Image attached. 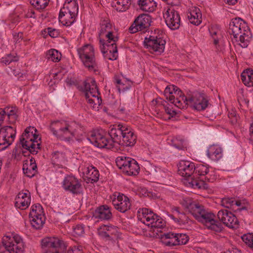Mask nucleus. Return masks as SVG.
<instances>
[{
	"mask_svg": "<svg viewBox=\"0 0 253 253\" xmlns=\"http://www.w3.org/2000/svg\"><path fill=\"white\" fill-rule=\"evenodd\" d=\"M194 217L199 221L203 223L206 227L215 233L222 231L223 227L218 221L214 219L215 215L206 211L202 205L190 200L185 201L183 204Z\"/></svg>",
	"mask_w": 253,
	"mask_h": 253,
	"instance_id": "obj_1",
	"label": "nucleus"
},
{
	"mask_svg": "<svg viewBox=\"0 0 253 253\" xmlns=\"http://www.w3.org/2000/svg\"><path fill=\"white\" fill-rule=\"evenodd\" d=\"M108 135L115 143L124 146H133L136 142V136L132 129L126 125H113L108 130Z\"/></svg>",
	"mask_w": 253,
	"mask_h": 253,
	"instance_id": "obj_2",
	"label": "nucleus"
},
{
	"mask_svg": "<svg viewBox=\"0 0 253 253\" xmlns=\"http://www.w3.org/2000/svg\"><path fill=\"white\" fill-rule=\"evenodd\" d=\"M213 171L209 167L199 163L195 165L194 175L188 182L189 185L194 189H207L206 182H212L215 179Z\"/></svg>",
	"mask_w": 253,
	"mask_h": 253,
	"instance_id": "obj_3",
	"label": "nucleus"
},
{
	"mask_svg": "<svg viewBox=\"0 0 253 253\" xmlns=\"http://www.w3.org/2000/svg\"><path fill=\"white\" fill-rule=\"evenodd\" d=\"M228 32L235 39H237L239 36L242 47H246L248 46L252 35L247 23L241 18H236L232 20L229 24Z\"/></svg>",
	"mask_w": 253,
	"mask_h": 253,
	"instance_id": "obj_4",
	"label": "nucleus"
},
{
	"mask_svg": "<svg viewBox=\"0 0 253 253\" xmlns=\"http://www.w3.org/2000/svg\"><path fill=\"white\" fill-rule=\"evenodd\" d=\"M78 88L84 92L87 102L93 108H96L95 105L100 106L102 103L100 94L94 79L84 81L83 85L78 86Z\"/></svg>",
	"mask_w": 253,
	"mask_h": 253,
	"instance_id": "obj_5",
	"label": "nucleus"
},
{
	"mask_svg": "<svg viewBox=\"0 0 253 253\" xmlns=\"http://www.w3.org/2000/svg\"><path fill=\"white\" fill-rule=\"evenodd\" d=\"M138 212L142 214L141 220H143L147 226L151 227L154 232L157 234L162 232V229L165 226V222L161 217L147 208L140 209Z\"/></svg>",
	"mask_w": 253,
	"mask_h": 253,
	"instance_id": "obj_6",
	"label": "nucleus"
},
{
	"mask_svg": "<svg viewBox=\"0 0 253 253\" xmlns=\"http://www.w3.org/2000/svg\"><path fill=\"white\" fill-rule=\"evenodd\" d=\"M75 125L73 123L69 124L55 121L51 123L49 129L54 135L61 140H64L70 138L71 136H74L75 128L73 126Z\"/></svg>",
	"mask_w": 253,
	"mask_h": 253,
	"instance_id": "obj_7",
	"label": "nucleus"
},
{
	"mask_svg": "<svg viewBox=\"0 0 253 253\" xmlns=\"http://www.w3.org/2000/svg\"><path fill=\"white\" fill-rule=\"evenodd\" d=\"M34 132H37V129L34 126L27 127L21 136L19 142L23 148L29 151L31 154L35 155L41 149V143H36L37 146L32 142V138H34Z\"/></svg>",
	"mask_w": 253,
	"mask_h": 253,
	"instance_id": "obj_8",
	"label": "nucleus"
},
{
	"mask_svg": "<svg viewBox=\"0 0 253 253\" xmlns=\"http://www.w3.org/2000/svg\"><path fill=\"white\" fill-rule=\"evenodd\" d=\"M41 246L44 253H62L67 245L61 239L55 237H47L41 241Z\"/></svg>",
	"mask_w": 253,
	"mask_h": 253,
	"instance_id": "obj_9",
	"label": "nucleus"
},
{
	"mask_svg": "<svg viewBox=\"0 0 253 253\" xmlns=\"http://www.w3.org/2000/svg\"><path fill=\"white\" fill-rule=\"evenodd\" d=\"M2 244L9 253H24V244L21 237L15 234L4 236Z\"/></svg>",
	"mask_w": 253,
	"mask_h": 253,
	"instance_id": "obj_10",
	"label": "nucleus"
},
{
	"mask_svg": "<svg viewBox=\"0 0 253 253\" xmlns=\"http://www.w3.org/2000/svg\"><path fill=\"white\" fill-rule=\"evenodd\" d=\"M80 58L84 65L90 71H95L97 64L94 56L93 46L85 44L77 50Z\"/></svg>",
	"mask_w": 253,
	"mask_h": 253,
	"instance_id": "obj_11",
	"label": "nucleus"
},
{
	"mask_svg": "<svg viewBox=\"0 0 253 253\" xmlns=\"http://www.w3.org/2000/svg\"><path fill=\"white\" fill-rule=\"evenodd\" d=\"M159 237L162 242L167 246L185 245L189 240V236L185 234L172 232L162 233Z\"/></svg>",
	"mask_w": 253,
	"mask_h": 253,
	"instance_id": "obj_12",
	"label": "nucleus"
},
{
	"mask_svg": "<svg viewBox=\"0 0 253 253\" xmlns=\"http://www.w3.org/2000/svg\"><path fill=\"white\" fill-rule=\"evenodd\" d=\"M63 189L74 195L83 194L84 188L82 181L73 175H67L62 182Z\"/></svg>",
	"mask_w": 253,
	"mask_h": 253,
	"instance_id": "obj_13",
	"label": "nucleus"
},
{
	"mask_svg": "<svg viewBox=\"0 0 253 253\" xmlns=\"http://www.w3.org/2000/svg\"><path fill=\"white\" fill-rule=\"evenodd\" d=\"M87 139L94 146L100 148H105L110 149L113 147L114 144L115 143L112 138L110 137V139H108L107 136L104 134L103 130L92 133Z\"/></svg>",
	"mask_w": 253,
	"mask_h": 253,
	"instance_id": "obj_14",
	"label": "nucleus"
},
{
	"mask_svg": "<svg viewBox=\"0 0 253 253\" xmlns=\"http://www.w3.org/2000/svg\"><path fill=\"white\" fill-rule=\"evenodd\" d=\"M166 41L159 36H150L144 39V47L151 53L156 52L161 54L163 52L165 47Z\"/></svg>",
	"mask_w": 253,
	"mask_h": 253,
	"instance_id": "obj_15",
	"label": "nucleus"
},
{
	"mask_svg": "<svg viewBox=\"0 0 253 253\" xmlns=\"http://www.w3.org/2000/svg\"><path fill=\"white\" fill-rule=\"evenodd\" d=\"M189 97L190 106L197 111L205 110L210 104L207 96L204 93L193 91Z\"/></svg>",
	"mask_w": 253,
	"mask_h": 253,
	"instance_id": "obj_16",
	"label": "nucleus"
},
{
	"mask_svg": "<svg viewBox=\"0 0 253 253\" xmlns=\"http://www.w3.org/2000/svg\"><path fill=\"white\" fill-rule=\"evenodd\" d=\"M151 18L147 14H141L138 16L128 29L129 32L134 34L138 31H146L151 25Z\"/></svg>",
	"mask_w": 253,
	"mask_h": 253,
	"instance_id": "obj_17",
	"label": "nucleus"
},
{
	"mask_svg": "<svg viewBox=\"0 0 253 253\" xmlns=\"http://www.w3.org/2000/svg\"><path fill=\"white\" fill-rule=\"evenodd\" d=\"M16 130L10 126H5L0 129V151L10 146L15 138Z\"/></svg>",
	"mask_w": 253,
	"mask_h": 253,
	"instance_id": "obj_18",
	"label": "nucleus"
},
{
	"mask_svg": "<svg viewBox=\"0 0 253 253\" xmlns=\"http://www.w3.org/2000/svg\"><path fill=\"white\" fill-rule=\"evenodd\" d=\"M164 17L167 25L171 30H175L179 28L181 23L180 15L173 7L167 9Z\"/></svg>",
	"mask_w": 253,
	"mask_h": 253,
	"instance_id": "obj_19",
	"label": "nucleus"
},
{
	"mask_svg": "<svg viewBox=\"0 0 253 253\" xmlns=\"http://www.w3.org/2000/svg\"><path fill=\"white\" fill-rule=\"evenodd\" d=\"M99 235L106 241H115L121 238V234L118 227L115 226H101L99 230Z\"/></svg>",
	"mask_w": 253,
	"mask_h": 253,
	"instance_id": "obj_20",
	"label": "nucleus"
},
{
	"mask_svg": "<svg viewBox=\"0 0 253 253\" xmlns=\"http://www.w3.org/2000/svg\"><path fill=\"white\" fill-rule=\"evenodd\" d=\"M217 217L227 227L230 228H236L238 227L239 221L237 218L227 210H220L217 213Z\"/></svg>",
	"mask_w": 253,
	"mask_h": 253,
	"instance_id": "obj_21",
	"label": "nucleus"
},
{
	"mask_svg": "<svg viewBox=\"0 0 253 253\" xmlns=\"http://www.w3.org/2000/svg\"><path fill=\"white\" fill-rule=\"evenodd\" d=\"M178 173L183 177L188 178L191 181L194 175L195 164L188 161H180L177 165Z\"/></svg>",
	"mask_w": 253,
	"mask_h": 253,
	"instance_id": "obj_22",
	"label": "nucleus"
},
{
	"mask_svg": "<svg viewBox=\"0 0 253 253\" xmlns=\"http://www.w3.org/2000/svg\"><path fill=\"white\" fill-rule=\"evenodd\" d=\"M112 203L117 210L123 213L129 210L131 206L129 198L120 193H119L117 199L112 201Z\"/></svg>",
	"mask_w": 253,
	"mask_h": 253,
	"instance_id": "obj_23",
	"label": "nucleus"
},
{
	"mask_svg": "<svg viewBox=\"0 0 253 253\" xmlns=\"http://www.w3.org/2000/svg\"><path fill=\"white\" fill-rule=\"evenodd\" d=\"M17 111L18 109L15 106H7L3 109L0 108V126L2 125L5 116H7L10 123H15L18 118Z\"/></svg>",
	"mask_w": 253,
	"mask_h": 253,
	"instance_id": "obj_24",
	"label": "nucleus"
},
{
	"mask_svg": "<svg viewBox=\"0 0 253 253\" xmlns=\"http://www.w3.org/2000/svg\"><path fill=\"white\" fill-rule=\"evenodd\" d=\"M93 216L98 220H109L112 217L110 208L107 205L97 207L93 212Z\"/></svg>",
	"mask_w": 253,
	"mask_h": 253,
	"instance_id": "obj_25",
	"label": "nucleus"
},
{
	"mask_svg": "<svg viewBox=\"0 0 253 253\" xmlns=\"http://www.w3.org/2000/svg\"><path fill=\"white\" fill-rule=\"evenodd\" d=\"M221 205L228 209H234V206L240 207L242 206V203L240 200H235L233 197H225L222 198L221 201ZM242 211H245L247 212V208L245 206H242L241 208H238L235 210L236 213L240 212Z\"/></svg>",
	"mask_w": 253,
	"mask_h": 253,
	"instance_id": "obj_26",
	"label": "nucleus"
},
{
	"mask_svg": "<svg viewBox=\"0 0 253 253\" xmlns=\"http://www.w3.org/2000/svg\"><path fill=\"white\" fill-rule=\"evenodd\" d=\"M31 202V196L29 191L27 193L20 192L15 198V206L20 210H25Z\"/></svg>",
	"mask_w": 253,
	"mask_h": 253,
	"instance_id": "obj_27",
	"label": "nucleus"
},
{
	"mask_svg": "<svg viewBox=\"0 0 253 253\" xmlns=\"http://www.w3.org/2000/svg\"><path fill=\"white\" fill-rule=\"evenodd\" d=\"M112 24L108 20H103L100 23V30L99 32V39L100 38V36L106 33L105 37L109 40H112L114 41H118V37L115 36L112 31Z\"/></svg>",
	"mask_w": 253,
	"mask_h": 253,
	"instance_id": "obj_28",
	"label": "nucleus"
},
{
	"mask_svg": "<svg viewBox=\"0 0 253 253\" xmlns=\"http://www.w3.org/2000/svg\"><path fill=\"white\" fill-rule=\"evenodd\" d=\"M187 17L190 22L195 25H199L202 22V13L200 9L196 6L190 8L187 13Z\"/></svg>",
	"mask_w": 253,
	"mask_h": 253,
	"instance_id": "obj_29",
	"label": "nucleus"
},
{
	"mask_svg": "<svg viewBox=\"0 0 253 253\" xmlns=\"http://www.w3.org/2000/svg\"><path fill=\"white\" fill-rule=\"evenodd\" d=\"M84 173L87 178V183H92L96 182L99 179V171L96 168L92 166H90L86 168Z\"/></svg>",
	"mask_w": 253,
	"mask_h": 253,
	"instance_id": "obj_30",
	"label": "nucleus"
},
{
	"mask_svg": "<svg viewBox=\"0 0 253 253\" xmlns=\"http://www.w3.org/2000/svg\"><path fill=\"white\" fill-rule=\"evenodd\" d=\"M208 157L211 160L217 161L222 157V148L218 145H211L207 151Z\"/></svg>",
	"mask_w": 253,
	"mask_h": 253,
	"instance_id": "obj_31",
	"label": "nucleus"
},
{
	"mask_svg": "<svg viewBox=\"0 0 253 253\" xmlns=\"http://www.w3.org/2000/svg\"><path fill=\"white\" fill-rule=\"evenodd\" d=\"M117 41H114L112 40H109L108 39L106 41L99 38V47L101 49V45L103 44L104 49L106 51H108L109 52L113 54H118V48L116 44Z\"/></svg>",
	"mask_w": 253,
	"mask_h": 253,
	"instance_id": "obj_32",
	"label": "nucleus"
},
{
	"mask_svg": "<svg viewBox=\"0 0 253 253\" xmlns=\"http://www.w3.org/2000/svg\"><path fill=\"white\" fill-rule=\"evenodd\" d=\"M137 4L141 10L149 12H153L157 6L153 0H138Z\"/></svg>",
	"mask_w": 253,
	"mask_h": 253,
	"instance_id": "obj_33",
	"label": "nucleus"
},
{
	"mask_svg": "<svg viewBox=\"0 0 253 253\" xmlns=\"http://www.w3.org/2000/svg\"><path fill=\"white\" fill-rule=\"evenodd\" d=\"M73 13L68 14L65 11H60L59 14V20L63 25L69 26L71 25L75 21L76 15H73Z\"/></svg>",
	"mask_w": 253,
	"mask_h": 253,
	"instance_id": "obj_34",
	"label": "nucleus"
},
{
	"mask_svg": "<svg viewBox=\"0 0 253 253\" xmlns=\"http://www.w3.org/2000/svg\"><path fill=\"white\" fill-rule=\"evenodd\" d=\"M192 92H189L187 93V95L185 96L184 94L180 95V97H178L175 99V101L173 104L180 109H184L187 107V105L190 106V100L189 96H191Z\"/></svg>",
	"mask_w": 253,
	"mask_h": 253,
	"instance_id": "obj_35",
	"label": "nucleus"
},
{
	"mask_svg": "<svg viewBox=\"0 0 253 253\" xmlns=\"http://www.w3.org/2000/svg\"><path fill=\"white\" fill-rule=\"evenodd\" d=\"M192 92H189L187 93V95L185 96L184 94L180 95V97H178L175 99V101L173 104L180 109H184L187 107V105L190 106V100L189 96H191Z\"/></svg>",
	"mask_w": 253,
	"mask_h": 253,
	"instance_id": "obj_36",
	"label": "nucleus"
},
{
	"mask_svg": "<svg viewBox=\"0 0 253 253\" xmlns=\"http://www.w3.org/2000/svg\"><path fill=\"white\" fill-rule=\"evenodd\" d=\"M112 2V5L119 11H125L128 9L131 4V0H114Z\"/></svg>",
	"mask_w": 253,
	"mask_h": 253,
	"instance_id": "obj_37",
	"label": "nucleus"
},
{
	"mask_svg": "<svg viewBox=\"0 0 253 253\" xmlns=\"http://www.w3.org/2000/svg\"><path fill=\"white\" fill-rule=\"evenodd\" d=\"M241 79L244 84L249 87L253 86V70L248 69L241 75Z\"/></svg>",
	"mask_w": 253,
	"mask_h": 253,
	"instance_id": "obj_38",
	"label": "nucleus"
},
{
	"mask_svg": "<svg viewBox=\"0 0 253 253\" xmlns=\"http://www.w3.org/2000/svg\"><path fill=\"white\" fill-rule=\"evenodd\" d=\"M139 169L140 167L137 162L135 160L131 159L124 172L129 175H135L138 173Z\"/></svg>",
	"mask_w": 253,
	"mask_h": 253,
	"instance_id": "obj_39",
	"label": "nucleus"
},
{
	"mask_svg": "<svg viewBox=\"0 0 253 253\" xmlns=\"http://www.w3.org/2000/svg\"><path fill=\"white\" fill-rule=\"evenodd\" d=\"M37 164L33 158L30 160V165L29 168H25V166L23 165V170L24 173L27 176L32 178L33 177L37 172Z\"/></svg>",
	"mask_w": 253,
	"mask_h": 253,
	"instance_id": "obj_40",
	"label": "nucleus"
},
{
	"mask_svg": "<svg viewBox=\"0 0 253 253\" xmlns=\"http://www.w3.org/2000/svg\"><path fill=\"white\" fill-rule=\"evenodd\" d=\"M171 144L178 150H185L187 147L186 141L180 137H176L171 139Z\"/></svg>",
	"mask_w": 253,
	"mask_h": 253,
	"instance_id": "obj_41",
	"label": "nucleus"
},
{
	"mask_svg": "<svg viewBox=\"0 0 253 253\" xmlns=\"http://www.w3.org/2000/svg\"><path fill=\"white\" fill-rule=\"evenodd\" d=\"M30 219L32 226L36 229H41L43 226L45 221L44 214L38 216L36 217H31Z\"/></svg>",
	"mask_w": 253,
	"mask_h": 253,
	"instance_id": "obj_42",
	"label": "nucleus"
},
{
	"mask_svg": "<svg viewBox=\"0 0 253 253\" xmlns=\"http://www.w3.org/2000/svg\"><path fill=\"white\" fill-rule=\"evenodd\" d=\"M30 4L37 10L41 11L48 5L49 0H29Z\"/></svg>",
	"mask_w": 253,
	"mask_h": 253,
	"instance_id": "obj_43",
	"label": "nucleus"
},
{
	"mask_svg": "<svg viewBox=\"0 0 253 253\" xmlns=\"http://www.w3.org/2000/svg\"><path fill=\"white\" fill-rule=\"evenodd\" d=\"M43 215V209L40 204H36L33 205L31 208L29 213V218L36 217L38 216Z\"/></svg>",
	"mask_w": 253,
	"mask_h": 253,
	"instance_id": "obj_44",
	"label": "nucleus"
},
{
	"mask_svg": "<svg viewBox=\"0 0 253 253\" xmlns=\"http://www.w3.org/2000/svg\"><path fill=\"white\" fill-rule=\"evenodd\" d=\"M132 158L126 157H118L116 159V163L119 169H122L123 171L127 166Z\"/></svg>",
	"mask_w": 253,
	"mask_h": 253,
	"instance_id": "obj_45",
	"label": "nucleus"
},
{
	"mask_svg": "<svg viewBox=\"0 0 253 253\" xmlns=\"http://www.w3.org/2000/svg\"><path fill=\"white\" fill-rule=\"evenodd\" d=\"M46 56L48 60L57 62L60 60L61 54L55 49H51L47 51Z\"/></svg>",
	"mask_w": 253,
	"mask_h": 253,
	"instance_id": "obj_46",
	"label": "nucleus"
},
{
	"mask_svg": "<svg viewBox=\"0 0 253 253\" xmlns=\"http://www.w3.org/2000/svg\"><path fill=\"white\" fill-rule=\"evenodd\" d=\"M242 240L253 251V234L249 233L242 236Z\"/></svg>",
	"mask_w": 253,
	"mask_h": 253,
	"instance_id": "obj_47",
	"label": "nucleus"
},
{
	"mask_svg": "<svg viewBox=\"0 0 253 253\" xmlns=\"http://www.w3.org/2000/svg\"><path fill=\"white\" fill-rule=\"evenodd\" d=\"M67 4L71 10V13H73V15H76L79 10L77 0H70Z\"/></svg>",
	"mask_w": 253,
	"mask_h": 253,
	"instance_id": "obj_48",
	"label": "nucleus"
},
{
	"mask_svg": "<svg viewBox=\"0 0 253 253\" xmlns=\"http://www.w3.org/2000/svg\"><path fill=\"white\" fill-rule=\"evenodd\" d=\"M103 56L105 58L110 60H116L118 57V54H116L113 53H110L108 51H106L104 49V46L103 44L101 45V49H100Z\"/></svg>",
	"mask_w": 253,
	"mask_h": 253,
	"instance_id": "obj_49",
	"label": "nucleus"
},
{
	"mask_svg": "<svg viewBox=\"0 0 253 253\" xmlns=\"http://www.w3.org/2000/svg\"><path fill=\"white\" fill-rule=\"evenodd\" d=\"M179 88L174 85H170L166 87L165 89V95L167 99H168V97L171 95L174 94V92H176L178 90Z\"/></svg>",
	"mask_w": 253,
	"mask_h": 253,
	"instance_id": "obj_50",
	"label": "nucleus"
},
{
	"mask_svg": "<svg viewBox=\"0 0 253 253\" xmlns=\"http://www.w3.org/2000/svg\"><path fill=\"white\" fill-rule=\"evenodd\" d=\"M18 61V58L11 54L7 55L6 56L1 58L0 62L5 65H9L12 62Z\"/></svg>",
	"mask_w": 253,
	"mask_h": 253,
	"instance_id": "obj_51",
	"label": "nucleus"
},
{
	"mask_svg": "<svg viewBox=\"0 0 253 253\" xmlns=\"http://www.w3.org/2000/svg\"><path fill=\"white\" fill-rule=\"evenodd\" d=\"M238 101L241 106H248L249 103V100L244 95L243 91L238 94Z\"/></svg>",
	"mask_w": 253,
	"mask_h": 253,
	"instance_id": "obj_52",
	"label": "nucleus"
},
{
	"mask_svg": "<svg viewBox=\"0 0 253 253\" xmlns=\"http://www.w3.org/2000/svg\"><path fill=\"white\" fill-rule=\"evenodd\" d=\"M211 37L213 40V43L216 45L219 42L218 39L217 37V34L219 33V30L213 28H211L209 30Z\"/></svg>",
	"mask_w": 253,
	"mask_h": 253,
	"instance_id": "obj_53",
	"label": "nucleus"
},
{
	"mask_svg": "<svg viewBox=\"0 0 253 253\" xmlns=\"http://www.w3.org/2000/svg\"><path fill=\"white\" fill-rule=\"evenodd\" d=\"M74 232L78 236H82L84 233V227L83 224H78L73 228Z\"/></svg>",
	"mask_w": 253,
	"mask_h": 253,
	"instance_id": "obj_54",
	"label": "nucleus"
},
{
	"mask_svg": "<svg viewBox=\"0 0 253 253\" xmlns=\"http://www.w3.org/2000/svg\"><path fill=\"white\" fill-rule=\"evenodd\" d=\"M183 93L182 91L179 89L176 92H174L173 95H170L168 97V100L171 103H174L175 99L177 98L178 97H180V95H182Z\"/></svg>",
	"mask_w": 253,
	"mask_h": 253,
	"instance_id": "obj_55",
	"label": "nucleus"
},
{
	"mask_svg": "<svg viewBox=\"0 0 253 253\" xmlns=\"http://www.w3.org/2000/svg\"><path fill=\"white\" fill-rule=\"evenodd\" d=\"M47 31L49 35L52 38H56L59 35V32L58 30L51 27L47 28Z\"/></svg>",
	"mask_w": 253,
	"mask_h": 253,
	"instance_id": "obj_56",
	"label": "nucleus"
},
{
	"mask_svg": "<svg viewBox=\"0 0 253 253\" xmlns=\"http://www.w3.org/2000/svg\"><path fill=\"white\" fill-rule=\"evenodd\" d=\"M171 211L173 213H176L177 214V217L179 219H181L182 216L184 215L183 212L180 211V208L178 207H172L171 208Z\"/></svg>",
	"mask_w": 253,
	"mask_h": 253,
	"instance_id": "obj_57",
	"label": "nucleus"
},
{
	"mask_svg": "<svg viewBox=\"0 0 253 253\" xmlns=\"http://www.w3.org/2000/svg\"><path fill=\"white\" fill-rule=\"evenodd\" d=\"M165 112L171 117H173L176 114V112L174 110L172 109L167 105H164Z\"/></svg>",
	"mask_w": 253,
	"mask_h": 253,
	"instance_id": "obj_58",
	"label": "nucleus"
},
{
	"mask_svg": "<svg viewBox=\"0 0 253 253\" xmlns=\"http://www.w3.org/2000/svg\"><path fill=\"white\" fill-rule=\"evenodd\" d=\"M249 140L251 143L253 144V122L250 124L249 128Z\"/></svg>",
	"mask_w": 253,
	"mask_h": 253,
	"instance_id": "obj_59",
	"label": "nucleus"
},
{
	"mask_svg": "<svg viewBox=\"0 0 253 253\" xmlns=\"http://www.w3.org/2000/svg\"><path fill=\"white\" fill-rule=\"evenodd\" d=\"M131 87L130 84H128L127 85H125L124 84H122V86H119L118 87V89L119 92L123 91L125 92V91L129 89Z\"/></svg>",
	"mask_w": 253,
	"mask_h": 253,
	"instance_id": "obj_60",
	"label": "nucleus"
},
{
	"mask_svg": "<svg viewBox=\"0 0 253 253\" xmlns=\"http://www.w3.org/2000/svg\"><path fill=\"white\" fill-rule=\"evenodd\" d=\"M60 156H62V154L59 152V151H56V152H54L53 154H52V160L53 161H56L57 162V160L59 159V157Z\"/></svg>",
	"mask_w": 253,
	"mask_h": 253,
	"instance_id": "obj_61",
	"label": "nucleus"
},
{
	"mask_svg": "<svg viewBox=\"0 0 253 253\" xmlns=\"http://www.w3.org/2000/svg\"><path fill=\"white\" fill-rule=\"evenodd\" d=\"M60 11H65L66 13L68 14L71 13V10L70 9V8L67 3L64 4L63 7L60 9Z\"/></svg>",
	"mask_w": 253,
	"mask_h": 253,
	"instance_id": "obj_62",
	"label": "nucleus"
},
{
	"mask_svg": "<svg viewBox=\"0 0 253 253\" xmlns=\"http://www.w3.org/2000/svg\"><path fill=\"white\" fill-rule=\"evenodd\" d=\"M27 18H35V13L34 11L31 10L30 11L27 12V13L25 15Z\"/></svg>",
	"mask_w": 253,
	"mask_h": 253,
	"instance_id": "obj_63",
	"label": "nucleus"
},
{
	"mask_svg": "<svg viewBox=\"0 0 253 253\" xmlns=\"http://www.w3.org/2000/svg\"><path fill=\"white\" fill-rule=\"evenodd\" d=\"M23 36V33L22 32H19L16 35L14 36V38L15 40L16 41V42H18L19 41V39H22Z\"/></svg>",
	"mask_w": 253,
	"mask_h": 253,
	"instance_id": "obj_64",
	"label": "nucleus"
}]
</instances>
